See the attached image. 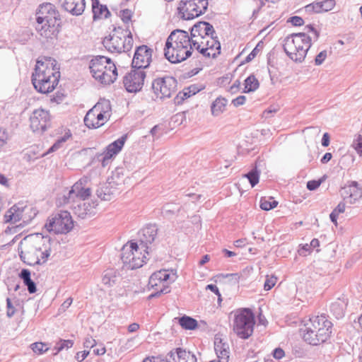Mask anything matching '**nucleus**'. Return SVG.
Returning a JSON list of instances; mask_svg holds the SVG:
<instances>
[{
  "label": "nucleus",
  "mask_w": 362,
  "mask_h": 362,
  "mask_svg": "<svg viewBox=\"0 0 362 362\" xmlns=\"http://www.w3.org/2000/svg\"><path fill=\"white\" fill-rule=\"evenodd\" d=\"M255 315L250 308L238 310L234 317L233 330L241 339H248L253 333Z\"/></svg>",
  "instance_id": "nucleus-7"
},
{
  "label": "nucleus",
  "mask_w": 362,
  "mask_h": 362,
  "mask_svg": "<svg viewBox=\"0 0 362 362\" xmlns=\"http://www.w3.org/2000/svg\"><path fill=\"white\" fill-rule=\"evenodd\" d=\"M89 351H79L76 354V359L78 361H83L89 354Z\"/></svg>",
  "instance_id": "nucleus-63"
},
{
  "label": "nucleus",
  "mask_w": 362,
  "mask_h": 362,
  "mask_svg": "<svg viewBox=\"0 0 362 362\" xmlns=\"http://www.w3.org/2000/svg\"><path fill=\"white\" fill-rule=\"evenodd\" d=\"M134 243L126 244L122 248L121 259L124 266L129 269V266H132L134 263Z\"/></svg>",
  "instance_id": "nucleus-30"
},
{
  "label": "nucleus",
  "mask_w": 362,
  "mask_h": 362,
  "mask_svg": "<svg viewBox=\"0 0 362 362\" xmlns=\"http://www.w3.org/2000/svg\"><path fill=\"white\" fill-rule=\"evenodd\" d=\"M31 349L37 354H42L49 350L47 344L42 342H35L30 345Z\"/></svg>",
  "instance_id": "nucleus-43"
},
{
  "label": "nucleus",
  "mask_w": 362,
  "mask_h": 362,
  "mask_svg": "<svg viewBox=\"0 0 362 362\" xmlns=\"http://www.w3.org/2000/svg\"><path fill=\"white\" fill-rule=\"evenodd\" d=\"M170 278V274L166 270H160L156 272H154L149 278L148 285L151 288H154L162 284V287L163 286H167L165 284Z\"/></svg>",
  "instance_id": "nucleus-29"
},
{
  "label": "nucleus",
  "mask_w": 362,
  "mask_h": 362,
  "mask_svg": "<svg viewBox=\"0 0 362 362\" xmlns=\"http://www.w3.org/2000/svg\"><path fill=\"white\" fill-rule=\"evenodd\" d=\"M278 205V202L273 199V197H263L260 200V208L264 211H269L274 209Z\"/></svg>",
  "instance_id": "nucleus-41"
},
{
  "label": "nucleus",
  "mask_w": 362,
  "mask_h": 362,
  "mask_svg": "<svg viewBox=\"0 0 362 362\" xmlns=\"http://www.w3.org/2000/svg\"><path fill=\"white\" fill-rule=\"evenodd\" d=\"M200 90L196 85H192L187 87V93L194 95Z\"/></svg>",
  "instance_id": "nucleus-64"
},
{
  "label": "nucleus",
  "mask_w": 362,
  "mask_h": 362,
  "mask_svg": "<svg viewBox=\"0 0 362 362\" xmlns=\"http://www.w3.org/2000/svg\"><path fill=\"white\" fill-rule=\"evenodd\" d=\"M74 223L70 213L66 211H62L52 214L49 218L45 228L49 232L55 234H65L69 233L73 228Z\"/></svg>",
  "instance_id": "nucleus-8"
},
{
  "label": "nucleus",
  "mask_w": 362,
  "mask_h": 362,
  "mask_svg": "<svg viewBox=\"0 0 362 362\" xmlns=\"http://www.w3.org/2000/svg\"><path fill=\"white\" fill-rule=\"evenodd\" d=\"M332 326V323L325 316H313L305 325L303 339L310 345L317 346L329 338Z\"/></svg>",
  "instance_id": "nucleus-3"
},
{
  "label": "nucleus",
  "mask_w": 362,
  "mask_h": 362,
  "mask_svg": "<svg viewBox=\"0 0 362 362\" xmlns=\"http://www.w3.org/2000/svg\"><path fill=\"white\" fill-rule=\"evenodd\" d=\"M88 182L89 178L88 177H83L73 185L78 199L86 200L90 197L91 190L86 187Z\"/></svg>",
  "instance_id": "nucleus-25"
},
{
  "label": "nucleus",
  "mask_w": 362,
  "mask_h": 362,
  "mask_svg": "<svg viewBox=\"0 0 362 362\" xmlns=\"http://www.w3.org/2000/svg\"><path fill=\"white\" fill-rule=\"evenodd\" d=\"M98 108V112L102 113L107 121L111 116V105L108 100L101 99L95 105Z\"/></svg>",
  "instance_id": "nucleus-36"
},
{
  "label": "nucleus",
  "mask_w": 362,
  "mask_h": 362,
  "mask_svg": "<svg viewBox=\"0 0 362 362\" xmlns=\"http://www.w3.org/2000/svg\"><path fill=\"white\" fill-rule=\"evenodd\" d=\"M76 199H78V198L76 193L75 192L74 186H72L71 189L69 191L67 194H64L63 196V204L74 202Z\"/></svg>",
  "instance_id": "nucleus-45"
},
{
  "label": "nucleus",
  "mask_w": 362,
  "mask_h": 362,
  "mask_svg": "<svg viewBox=\"0 0 362 362\" xmlns=\"http://www.w3.org/2000/svg\"><path fill=\"white\" fill-rule=\"evenodd\" d=\"M86 204H83V206L81 205H78L77 207H74V213L78 215V217L81 218H85L88 216V212L86 211V209L85 208Z\"/></svg>",
  "instance_id": "nucleus-50"
},
{
  "label": "nucleus",
  "mask_w": 362,
  "mask_h": 362,
  "mask_svg": "<svg viewBox=\"0 0 362 362\" xmlns=\"http://www.w3.org/2000/svg\"><path fill=\"white\" fill-rule=\"evenodd\" d=\"M93 19L107 18L110 13L106 6L100 4L98 0H92Z\"/></svg>",
  "instance_id": "nucleus-32"
},
{
  "label": "nucleus",
  "mask_w": 362,
  "mask_h": 362,
  "mask_svg": "<svg viewBox=\"0 0 362 362\" xmlns=\"http://www.w3.org/2000/svg\"><path fill=\"white\" fill-rule=\"evenodd\" d=\"M179 323L180 326L185 329L193 330L197 327V321L186 315L180 317Z\"/></svg>",
  "instance_id": "nucleus-38"
},
{
  "label": "nucleus",
  "mask_w": 362,
  "mask_h": 362,
  "mask_svg": "<svg viewBox=\"0 0 362 362\" xmlns=\"http://www.w3.org/2000/svg\"><path fill=\"white\" fill-rule=\"evenodd\" d=\"M60 78L59 68L51 57L38 59L32 74V83L35 89L41 93L52 92Z\"/></svg>",
  "instance_id": "nucleus-2"
},
{
  "label": "nucleus",
  "mask_w": 362,
  "mask_h": 362,
  "mask_svg": "<svg viewBox=\"0 0 362 362\" xmlns=\"http://www.w3.org/2000/svg\"><path fill=\"white\" fill-rule=\"evenodd\" d=\"M58 12L54 5L50 3H44L39 6L36 12V21L39 22L55 23L57 19Z\"/></svg>",
  "instance_id": "nucleus-20"
},
{
  "label": "nucleus",
  "mask_w": 362,
  "mask_h": 362,
  "mask_svg": "<svg viewBox=\"0 0 362 362\" xmlns=\"http://www.w3.org/2000/svg\"><path fill=\"white\" fill-rule=\"evenodd\" d=\"M74 344L72 340H62L61 339L59 342L57 343L56 346L54 347V350L56 351L55 354L59 353L64 349L71 348Z\"/></svg>",
  "instance_id": "nucleus-44"
},
{
  "label": "nucleus",
  "mask_w": 362,
  "mask_h": 362,
  "mask_svg": "<svg viewBox=\"0 0 362 362\" xmlns=\"http://www.w3.org/2000/svg\"><path fill=\"white\" fill-rule=\"evenodd\" d=\"M208 4V0H181L178 11L183 19L190 20L204 13Z\"/></svg>",
  "instance_id": "nucleus-9"
},
{
  "label": "nucleus",
  "mask_w": 362,
  "mask_h": 362,
  "mask_svg": "<svg viewBox=\"0 0 362 362\" xmlns=\"http://www.w3.org/2000/svg\"><path fill=\"white\" fill-rule=\"evenodd\" d=\"M106 122V117L98 112V108L94 106L86 113L84 124L89 129H96L103 126Z\"/></svg>",
  "instance_id": "nucleus-22"
},
{
  "label": "nucleus",
  "mask_w": 362,
  "mask_h": 362,
  "mask_svg": "<svg viewBox=\"0 0 362 362\" xmlns=\"http://www.w3.org/2000/svg\"><path fill=\"white\" fill-rule=\"evenodd\" d=\"M54 23H47V21H43L40 23L39 21H36L35 29L37 32L45 38L52 37L54 31Z\"/></svg>",
  "instance_id": "nucleus-31"
},
{
  "label": "nucleus",
  "mask_w": 362,
  "mask_h": 362,
  "mask_svg": "<svg viewBox=\"0 0 362 362\" xmlns=\"http://www.w3.org/2000/svg\"><path fill=\"white\" fill-rule=\"evenodd\" d=\"M327 57L326 50L320 52L315 59V64L317 66L321 65Z\"/></svg>",
  "instance_id": "nucleus-51"
},
{
  "label": "nucleus",
  "mask_w": 362,
  "mask_h": 362,
  "mask_svg": "<svg viewBox=\"0 0 362 362\" xmlns=\"http://www.w3.org/2000/svg\"><path fill=\"white\" fill-rule=\"evenodd\" d=\"M105 348L101 344L99 346H95L93 348V353L95 356H101L105 353Z\"/></svg>",
  "instance_id": "nucleus-61"
},
{
  "label": "nucleus",
  "mask_w": 362,
  "mask_h": 362,
  "mask_svg": "<svg viewBox=\"0 0 362 362\" xmlns=\"http://www.w3.org/2000/svg\"><path fill=\"white\" fill-rule=\"evenodd\" d=\"M341 196L348 204H354L362 198V189L356 181H351L341 189Z\"/></svg>",
  "instance_id": "nucleus-15"
},
{
  "label": "nucleus",
  "mask_w": 362,
  "mask_h": 362,
  "mask_svg": "<svg viewBox=\"0 0 362 362\" xmlns=\"http://www.w3.org/2000/svg\"><path fill=\"white\" fill-rule=\"evenodd\" d=\"M288 22H291L294 26H300L304 23L303 19L301 17L297 16L290 18Z\"/></svg>",
  "instance_id": "nucleus-57"
},
{
  "label": "nucleus",
  "mask_w": 362,
  "mask_h": 362,
  "mask_svg": "<svg viewBox=\"0 0 362 362\" xmlns=\"http://www.w3.org/2000/svg\"><path fill=\"white\" fill-rule=\"evenodd\" d=\"M312 251V248L310 245L305 244L300 247L298 250V252L300 256H306L308 254H310Z\"/></svg>",
  "instance_id": "nucleus-55"
},
{
  "label": "nucleus",
  "mask_w": 362,
  "mask_h": 362,
  "mask_svg": "<svg viewBox=\"0 0 362 362\" xmlns=\"http://www.w3.org/2000/svg\"><path fill=\"white\" fill-rule=\"evenodd\" d=\"M71 134L69 132H66L63 136L60 137L56 141V142L49 148V150L46 153H42V156H45V155L56 151L57 150L60 148L62 144L65 143L68 140V139L71 137Z\"/></svg>",
  "instance_id": "nucleus-39"
},
{
  "label": "nucleus",
  "mask_w": 362,
  "mask_h": 362,
  "mask_svg": "<svg viewBox=\"0 0 362 362\" xmlns=\"http://www.w3.org/2000/svg\"><path fill=\"white\" fill-rule=\"evenodd\" d=\"M8 139L7 132L0 127V149L6 145Z\"/></svg>",
  "instance_id": "nucleus-53"
},
{
  "label": "nucleus",
  "mask_w": 362,
  "mask_h": 362,
  "mask_svg": "<svg viewBox=\"0 0 362 362\" xmlns=\"http://www.w3.org/2000/svg\"><path fill=\"white\" fill-rule=\"evenodd\" d=\"M335 6L334 0H325L320 2H314L305 6V11L308 13H322L331 11Z\"/></svg>",
  "instance_id": "nucleus-26"
},
{
  "label": "nucleus",
  "mask_w": 362,
  "mask_h": 362,
  "mask_svg": "<svg viewBox=\"0 0 362 362\" xmlns=\"http://www.w3.org/2000/svg\"><path fill=\"white\" fill-rule=\"evenodd\" d=\"M352 146L358 154L362 155V136L361 135L359 134L356 136V138L353 141Z\"/></svg>",
  "instance_id": "nucleus-49"
},
{
  "label": "nucleus",
  "mask_w": 362,
  "mask_h": 362,
  "mask_svg": "<svg viewBox=\"0 0 362 362\" xmlns=\"http://www.w3.org/2000/svg\"><path fill=\"white\" fill-rule=\"evenodd\" d=\"M145 78L146 73L144 70L134 69L125 75L123 83L128 92L136 93L142 88Z\"/></svg>",
  "instance_id": "nucleus-12"
},
{
  "label": "nucleus",
  "mask_w": 362,
  "mask_h": 362,
  "mask_svg": "<svg viewBox=\"0 0 362 362\" xmlns=\"http://www.w3.org/2000/svg\"><path fill=\"white\" fill-rule=\"evenodd\" d=\"M158 233V228L156 225H148L141 230L142 236L140 238L141 244L148 249V244H151Z\"/></svg>",
  "instance_id": "nucleus-28"
},
{
  "label": "nucleus",
  "mask_w": 362,
  "mask_h": 362,
  "mask_svg": "<svg viewBox=\"0 0 362 362\" xmlns=\"http://www.w3.org/2000/svg\"><path fill=\"white\" fill-rule=\"evenodd\" d=\"M50 115L47 110L42 108L35 110L30 117V128L34 132H43L50 126Z\"/></svg>",
  "instance_id": "nucleus-14"
},
{
  "label": "nucleus",
  "mask_w": 362,
  "mask_h": 362,
  "mask_svg": "<svg viewBox=\"0 0 362 362\" xmlns=\"http://www.w3.org/2000/svg\"><path fill=\"white\" fill-rule=\"evenodd\" d=\"M214 349L218 362H228L229 358V347L226 343H223L221 338L215 337L214 339Z\"/></svg>",
  "instance_id": "nucleus-27"
},
{
  "label": "nucleus",
  "mask_w": 362,
  "mask_h": 362,
  "mask_svg": "<svg viewBox=\"0 0 362 362\" xmlns=\"http://www.w3.org/2000/svg\"><path fill=\"white\" fill-rule=\"evenodd\" d=\"M119 178V172L116 170L113 173L112 177L108 179V182L103 186L99 187L96 190V195L98 197L104 201H110L114 197L117 192L115 188H113L112 185H119L122 181H119L117 179Z\"/></svg>",
  "instance_id": "nucleus-18"
},
{
  "label": "nucleus",
  "mask_w": 362,
  "mask_h": 362,
  "mask_svg": "<svg viewBox=\"0 0 362 362\" xmlns=\"http://www.w3.org/2000/svg\"><path fill=\"white\" fill-rule=\"evenodd\" d=\"M213 34H216L214 27L209 23L205 21H200L194 25L190 32L192 42L194 40H196V41L202 40L203 37Z\"/></svg>",
  "instance_id": "nucleus-21"
},
{
  "label": "nucleus",
  "mask_w": 362,
  "mask_h": 362,
  "mask_svg": "<svg viewBox=\"0 0 362 362\" xmlns=\"http://www.w3.org/2000/svg\"><path fill=\"white\" fill-rule=\"evenodd\" d=\"M322 182V179L318 180H310L307 182V188L310 191L315 190L320 187Z\"/></svg>",
  "instance_id": "nucleus-52"
},
{
  "label": "nucleus",
  "mask_w": 362,
  "mask_h": 362,
  "mask_svg": "<svg viewBox=\"0 0 362 362\" xmlns=\"http://www.w3.org/2000/svg\"><path fill=\"white\" fill-rule=\"evenodd\" d=\"M311 47V38L305 33H293L284 40V50L296 62H302Z\"/></svg>",
  "instance_id": "nucleus-4"
},
{
  "label": "nucleus",
  "mask_w": 362,
  "mask_h": 362,
  "mask_svg": "<svg viewBox=\"0 0 362 362\" xmlns=\"http://www.w3.org/2000/svg\"><path fill=\"white\" fill-rule=\"evenodd\" d=\"M277 281V278L274 276H267L266 281L264 284V288L266 291L270 290L273 288Z\"/></svg>",
  "instance_id": "nucleus-47"
},
{
  "label": "nucleus",
  "mask_w": 362,
  "mask_h": 362,
  "mask_svg": "<svg viewBox=\"0 0 362 362\" xmlns=\"http://www.w3.org/2000/svg\"><path fill=\"white\" fill-rule=\"evenodd\" d=\"M192 47L185 48L173 42L168 49L167 42H165L164 55L170 62L177 64L189 58L192 55Z\"/></svg>",
  "instance_id": "nucleus-13"
},
{
  "label": "nucleus",
  "mask_w": 362,
  "mask_h": 362,
  "mask_svg": "<svg viewBox=\"0 0 362 362\" xmlns=\"http://www.w3.org/2000/svg\"><path fill=\"white\" fill-rule=\"evenodd\" d=\"M125 139V136H122L109 144L103 153L97 156V158L101 162L103 167H106L110 163L112 158L116 156L122 150L124 144Z\"/></svg>",
  "instance_id": "nucleus-17"
},
{
  "label": "nucleus",
  "mask_w": 362,
  "mask_h": 362,
  "mask_svg": "<svg viewBox=\"0 0 362 362\" xmlns=\"http://www.w3.org/2000/svg\"><path fill=\"white\" fill-rule=\"evenodd\" d=\"M259 83L257 78L254 75L249 76L245 80L244 92L249 93L257 90L259 88Z\"/></svg>",
  "instance_id": "nucleus-37"
},
{
  "label": "nucleus",
  "mask_w": 362,
  "mask_h": 362,
  "mask_svg": "<svg viewBox=\"0 0 362 362\" xmlns=\"http://www.w3.org/2000/svg\"><path fill=\"white\" fill-rule=\"evenodd\" d=\"M153 50L146 45L139 46L132 59V68L142 69L147 68L151 61Z\"/></svg>",
  "instance_id": "nucleus-16"
},
{
  "label": "nucleus",
  "mask_w": 362,
  "mask_h": 362,
  "mask_svg": "<svg viewBox=\"0 0 362 362\" xmlns=\"http://www.w3.org/2000/svg\"><path fill=\"white\" fill-rule=\"evenodd\" d=\"M177 83L172 76L158 78L153 81L152 89L157 98H168L176 91Z\"/></svg>",
  "instance_id": "nucleus-11"
},
{
  "label": "nucleus",
  "mask_w": 362,
  "mask_h": 362,
  "mask_svg": "<svg viewBox=\"0 0 362 362\" xmlns=\"http://www.w3.org/2000/svg\"><path fill=\"white\" fill-rule=\"evenodd\" d=\"M134 252L135 255H134V263L132 264V266H129V269H135L142 267L145 262V259L146 258L145 255L141 254L137 243H134Z\"/></svg>",
  "instance_id": "nucleus-34"
},
{
  "label": "nucleus",
  "mask_w": 362,
  "mask_h": 362,
  "mask_svg": "<svg viewBox=\"0 0 362 362\" xmlns=\"http://www.w3.org/2000/svg\"><path fill=\"white\" fill-rule=\"evenodd\" d=\"M89 68L93 77L102 84L110 85L117 78L116 66L110 58L97 56L91 59Z\"/></svg>",
  "instance_id": "nucleus-5"
},
{
  "label": "nucleus",
  "mask_w": 362,
  "mask_h": 362,
  "mask_svg": "<svg viewBox=\"0 0 362 362\" xmlns=\"http://www.w3.org/2000/svg\"><path fill=\"white\" fill-rule=\"evenodd\" d=\"M272 356L276 359H281L285 356V352L281 348H276L272 353Z\"/></svg>",
  "instance_id": "nucleus-59"
},
{
  "label": "nucleus",
  "mask_w": 362,
  "mask_h": 362,
  "mask_svg": "<svg viewBox=\"0 0 362 362\" xmlns=\"http://www.w3.org/2000/svg\"><path fill=\"white\" fill-rule=\"evenodd\" d=\"M131 16H132V13H131V11H129V9H124V10L122 11L121 17H122V20L124 22H125V23L129 22V21H130V19H131Z\"/></svg>",
  "instance_id": "nucleus-62"
},
{
  "label": "nucleus",
  "mask_w": 362,
  "mask_h": 362,
  "mask_svg": "<svg viewBox=\"0 0 362 362\" xmlns=\"http://www.w3.org/2000/svg\"><path fill=\"white\" fill-rule=\"evenodd\" d=\"M103 283L105 285L111 286L117 281L115 272L112 269L106 270L103 276Z\"/></svg>",
  "instance_id": "nucleus-40"
},
{
  "label": "nucleus",
  "mask_w": 362,
  "mask_h": 362,
  "mask_svg": "<svg viewBox=\"0 0 362 362\" xmlns=\"http://www.w3.org/2000/svg\"><path fill=\"white\" fill-rule=\"evenodd\" d=\"M331 310L336 315L337 318H341L344 315V309L339 302L331 305Z\"/></svg>",
  "instance_id": "nucleus-46"
},
{
  "label": "nucleus",
  "mask_w": 362,
  "mask_h": 362,
  "mask_svg": "<svg viewBox=\"0 0 362 362\" xmlns=\"http://www.w3.org/2000/svg\"><path fill=\"white\" fill-rule=\"evenodd\" d=\"M191 96V95L187 93V88H186L182 92L177 93L175 98V103L179 105L182 103L185 99L188 98Z\"/></svg>",
  "instance_id": "nucleus-48"
},
{
  "label": "nucleus",
  "mask_w": 362,
  "mask_h": 362,
  "mask_svg": "<svg viewBox=\"0 0 362 362\" xmlns=\"http://www.w3.org/2000/svg\"><path fill=\"white\" fill-rule=\"evenodd\" d=\"M6 305H7L6 315L8 317H11L14 315V314L16 313V310H15L13 305H12L11 299L8 298L6 299Z\"/></svg>",
  "instance_id": "nucleus-54"
},
{
  "label": "nucleus",
  "mask_w": 362,
  "mask_h": 362,
  "mask_svg": "<svg viewBox=\"0 0 362 362\" xmlns=\"http://www.w3.org/2000/svg\"><path fill=\"white\" fill-rule=\"evenodd\" d=\"M20 258L30 266L47 262L52 252V240L41 233H34L23 238L18 245Z\"/></svg>",
  "instance_id": "nucleus-1"
},
{
  "label": "nucleus",
  "mask_w": 362,
  "mask_h": 362,
  "mask_svg": "<svg viewBox=\"0 0 362 362\" xmlns=\"http://www.w3.org/2000/svg\"><path fill=\"white\" fill-rule=\"evenodd\" d=\"M97 343L95 340L92 337H88L85 339L83 342V346L86 348L93 349L96 346Z\"/></svg>",
  "instance_id": "nucleus-56"
},
{
  "label": "nucleus",
  "mask_w": 362,
  "mask_h": 362,
  "mask_svg": "<svg viewBox=\"0 0 362 362\" xmlns=\"http://www.w3.org/2000/svg\"><path fill=\"white\" fill-rule=\"evenodd\" d=\"M167 49L172 45V42L177 43L178 45L182 46L185 48L192 47L193 49L194 47L192 45V40L191 35L189 36L188 33L182 30H175L168 37L167 40Z\"/></svg>",
  "instance_id": "nucleus-19"
},
{
  "label": "nucleus",
  "mask_w": 362,
  "mask_h": 362,
  "mask_svg": "<svg viewBox=\"0 0 362 362\" xmlns=\"http://www.w3.org/2000/svg\"><path fill=\"white\" fill-rule=\"evenodd\" d=\"M227 100L223 98H217L211 104V111L214 116L220 115L226 108Z\"/></svg>",
  "instance_id": "nucleus-35"
},
{
  "label": "nucleus",
  "mask_w": 362,
  "mask_h": 362,
  "mask_svg": "<svg viewBox=\"0 0 362 362\" xmlns=\"http://www.w3.org/2000/svg\"><path fill=\"white\" fill-rule=\"evenodd\" d=\"M193 46L205 57L216 58L221 53V43L216 34L206 36L202 40H194Z\"/></svg>",
  "instance_id": "nucleus-10"
},
{
  "label": "nucleus",
  "mask_w": 362,
  "mask_h": 362,
  "mask_svg": "<svg viewBox=\"0 0 362 362\" xmlns=\"http://www.w3.org/2000/svg\"><path fill=\"white\" fill-rule=\"evenodd\" d=\"M20 278L23 280L24 284L27 286L30 293L36 292L35 283L30 279V272L27 269H23L19 274Z\"/></svg>",
  "instance_id": "nucleus-33"
},
{
  "label": "nucleus",
  "mask_w": 362,
  "mask_h": 362,
  "mask_svg": "<svg viewBox=\"0 0 362 362\" xmlns=\"http://www.w3.org/2000/svg\"><path fill=\"white\" fill-rule=\"evenodd\" d=\"M346 204H348L342 199V201L338 204L337 207L334 209L333 211L339 216V214L344 213L345 211Z\"/></svg>",
  "instance_id": "nucleus-58"
},
{
  "label": "nucleus",
  "mask_w": 362,
  "mask_h": 362,
  "mask_svg": "<svg viewBox=\"0 0 362 362\" xmlns=\"http://www.w3.org/2000/svg\"><path fill=\"white\" fill-rule=\"evenodd\" d=\"M133 42L131 32L120 27L115 28L112 33L103 40L104 47L112 53L129 52L132 48Z\"/></svg>",
  "instance_id": "nucleus-6"
},
{
  "label": "nucleus",
  "mask_w": 362,
  "mask_h": 362,
  "mask_svg": "<svg viewBox=\"0 0 362 362\" xmlns=\"http://www.w3.org/2000/svg\"><path fill=\"white\" fill-rule=\"evenodd\" d=\"M246 98L245 95H240L232 100V104L235 107H238L243 105L245 103Z\"/></svg>",
  "instance_id": "nucleus-60"
},
{
  "label": "nucleus",
  "mask_w": 362,
  "mask_h": 362,
  "mask_svg": "<svg viewBox=\"0 0 362 362\" xmlns=\"http://www.w3.org/2000/svg\"><path fill=\"white\" fill-rule=\"evenodd\" d=\"M168 362H197V357L190 351L182 348H176L167 355Z\"/></svg>",
  "instance_id": "nucleus-23"
},
{
  "label": "nucleus",
  "mask_w": 362,
  "mask_h": 362,
  "mask_svg": "<svg viewBox=\"0 0 362 362\" xmlns=\"http://www.w3.org/2000/svg\"><path fill=\"white\" fill-rule=\"evenodd\" d=\"M244 176L248 179L252 187H255L259 182V172L257 170V168H255Z\"/></svg>",
  "instance_id": "nucleus-42"
},
{
  "label": "nucleus",
  "mask_w": 362,
  "mask_h": 362,
  "mask_svg": "<svg viewBox=\"0 0 362 362\" xmlns=\"http://www.w3.org/2000/svg\"><path fill=\"white\" fill-rule=\"evenodd\" d=\"M27 206L23 203H18L10 208L4 214L5 223H16L23 218V212Z\"/></svg>",
  "instance_id": "nucleus-24"
}]
</instances>
